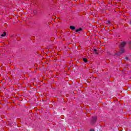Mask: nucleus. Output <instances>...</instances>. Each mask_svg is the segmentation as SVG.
Returning <instances> with one entry per match:
<instances>
[{"label": "nucleus", "instance_id": "nucleus-3", "mask_svg": "<svg viewBox=\"0 0 131 131\" xmlns=\"http://www.w3.org/2000/svg\"><path fill=\"white\" fill-rule=\"evenodd\" d=\"M70 29H72V30H74V29H75V27L73 26H71L70 27Z\"/></svg>", "mask_w": 131, "mask_h": 131}, {"label": "nucleus", "instance_id": "nucleus-2", "mask_svg": "<svg viewBox=\"0 0 131 131\" xmlns=\"http://www.w3.org/2000/svg\"><path fill=\"white\" fill-rule=\"evenodd\" d=\"M97 120V117H94L92 118V121L93 122H95Z\"/></svg>", "mask_w": 131, "mask_h": 131}, {"label": "nucleus", "instance_id": "nucleus-7", "mask_svg": "<svg viewBox=\"0 0 131 131\" xmlns=\"http://www.w3.org/2000/svg\"><path fill=\"white\" fill-rule=\"evenodd\" d=\"M83 60L85 62V63H86V62H88V59L86 58H83Z\"/></svg>", "mask_w": 131, "mask_h": 131}, {"label": "nucleus", "instance_id": "nucleus-9", "mask_svg": "<svg viewBox=\"0 0 131 131\" xmlns=\"http://www.w3.org/2000/svg\"><path fill=\"white\" fill-rule=\"evenodd\" d=\"M90 131H94V129H92Z\"/></svg>", "mask_w": 131, "mask_h": 131}, {"label": "nucleus", "instance_id": "nucleus-6", "mask_svg": "<svg viewBox=\"0 0 131 131\" xmlns=\"http://www.w3.org/2000/svg\"><path fill=\"white\" fill-rule=\"evenodd\" d=\"M7 33H6V32H4L2 35L1 36H6V35Z\"/></svg>", "mask_w": 131, "mask_h": 131}, {"label": "nucleus", "instance_id": "nucleus-1", "mask_svg": "<svg viewBox=\"0 0 131 131\" xmlns=\"http://www.w3.org/2000/svg\"><path fill=\"white\" fill-rule=\"evenodd\" d=\"M126 44V42L123 41L121 43V47H124L125 45Z\"/></svg>", "mask_w": 131, "mask_h": 131}, {"label": "nucleus", "instance_id": "nucleus-5", "mask_svg": "<svg viewBox=\"0 0 131 131\" xmlns=\"http://www.w3.org/2000/svg\"><path fill=\"white\" fill-rule=\"evenodd\" d=\"M94 53H95V54H96V55H98V50H97V49H94L93 50Z\"/></svg>", "mask_w": 131, "mask_h": 131}, {"label": "nucleus", "instance_id": "nucleus-8", "mask_svg": "<svg viewBox=\"0 0 131 131\" xmlns=\"http://www.w3.org/2000/svg\"><path fill=\"white\" fill-rule=\"evenodd\" d=\"M121 51L122 52V53H123V52H124V49H121Z\"/></svg>", "mask_w": 131, "mask_h": 131}, {"label": "nucleus", "instance_id": "nucleus-4", "mask_svg": "<svg viewBox=\"0 0 131 131\" xmlns=\"http://www.w3.org/2000/svg\"><path fill=\"white\" fill-rule=\"evenodd\" d=\"M81 30H82V29H81V28L79 29H78L77 30H76V32H79V31H81Z\"/></svg>", "mask_w": 131, "mask_h": 131}, {"label": "nucleus", "instance_id": "nucleus-10", "mask_svg": "<svg viewBox=\"0 0 131 131\" xmlns=\"http://www.w3.org/2000/svg\"><path fill=\"white\" fill-rule=\"evenodd\" d=\"M130 23L131 24V20H130Z\"/></svg>", "mask_w": 131, "mask_h": 131}]
</instances>
